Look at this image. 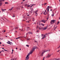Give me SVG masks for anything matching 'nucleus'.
I'll use <instances>...</instances> for the list:
<instances>
[{"instance_id": "19", "label": "nucleus", "mask_w": 60, "mask_h": 60, "mask_svg": "<svg viewBox=\"0 0 60 60\" xmlns=\"http://www.w3.org/2000/svg\"><path fill=\"white\" fill-rule=\"evenodd\" d=\"M30 6L29 5L28 6H27V7H30Z\"/></svg>"}, {"instance_id": "6", "label": "nucleus", "mask_w": 60, "mask_h": 60, "mask_svg": "<svg viewBox=\"0 0 60 60\" xmlns=\"http://www.w3.org/2000/svg\"><path fill=\"white\" fill-rule=\"evenodd\" d=\"M46 21H45L44 20H43L41 21L42 22H44V23H46Z\"/></svg>"}, {"instance_id": "47", "label": "nucleus", "mask_w": 60, "mask_h": 60, "mask_svg": "<svg viewBox=\"0 0 60 60\" xmlns=\"http://www.w3.org/2000/svg\"><path fill=\"white\" fill-rule=\"evenodd\" d=\"M35 42H37V41H36L35 40Z\"/></svg>"}, {"instance_id": "64", "label": "nucleus", "mask_w": 60, "mask_h": 60, "mask_svg": "<svg viewBox=\"0 0 60 60\" xmlns=\"http://www.w3.org/2000/svg\"><path fill=\"white\" fill-rule=\"evenodd\" d=\"M59 1L60 4V0H59Z\"/></svg>"}, {"instance_id": "17", "label": "nucleus", "mask_w": 60, "mask_h": 60, "mask_svg": "<svg viewBox=\"0 0 60 60\" xmlns=\"http://www.w3.org/2000/svg\"><path fill=\"white\" fill-rule=\"evenodd\" d=\"M2 12H3V11H4V10L3 9H2Z\"/></svg>"}, {"instance_id": "4", "label": "nucleus", "mask_w": 60, "mask_h": 60, "mask_svg": "<svg viewBox=\"0 0 60 60\" xmlns=\"http://www.w3.org/2000/svg\"><path fill=\"white\" fill-rule=\"evenodd\" d=\"M42 28L43 30H46V29H47V26L45 27Z\"/></svg>"}, {"instance_id": "49", "label": "nucleus", "mask_w": 60, "mask_h": 60, "mask_svg": "<svg viewBox=\"0 0 60 60\" xmlns=\"http://www.w3.org/2000/svg\"><path fill=\"white\" fill-rule=\"evenodd\" d=\"M12 51H13H13H14L12 49Z\"/></svg>"}, {"instance_id": "48", "label": "nucleus", "mask_w": 60, "mask_h": 60, "mask_svg": "<svg viewBox=\"0 0 60 60\" xmlns=\"http://www.w3.org/2000/svg\"><path fill=\"white\" fill-rule=\"evenodd\" d=\"M32 6H32H32H30V7H32Z\"/></svg>"}, {"instance_id": "54", "label": "nucleus", "mask_w": 60, "mask_h": 60, "mask_svg": "<svg viewBox=\"0 0 60 60\" xmlns=\"http://www.w3.org/2000/svg\"><path fill=\"white\" fill-rule=\"evenodd\" d=\"M16 49H18V48H16Z\"/></svg>"}, {"instance_id": "51", "label": "nucleus", "mask_w": 60, "mask_h": 60, "mask_svg": "<svg viewBox=\"0 0 60 60\" xmlns=\"http://www.w3.org/2000/svg\"><path fill=\"white\" fill-rule=\"evenodd\" d=\"M41 35H42L41 37H42V35H42V34H41Z\"/></svg>"}, {"instance_id": "36", "label": "nucleus", "mask_w": 60, "mask_h": 60, "mask_svg": "<svg viewBox=\"0 0 60 60\" xmlns=\"http://www.w3.org/2000/svg\"><path fill=\"white\" fill-rule=\"evenodd\" d=\"M19 38H20V37H18L17 38H18V39H19Z\"/></svg>"}, {"instance_id": "57", "label": "nucleus", "mask_w": 60, "mask_h": 60, "mask_svg": "<svg viewBox=\"0 0 60 60\" xmlns=\"http://www.w3.org/2000/svg\"><path fill=\"white\" fill-rule=\"evenodd\" d=\"M27 16H29V15H27Z\"/></svg>"}, {"instance_id": "32", "label": "nucleus", "mask_w": 60, "mask_h": 60, "mask_svg": "<svg viewBox=\"0 0 60 60\" xmlns=\"http://www.w3.org/2000/svg\"><path fill=\"white\" fill-rule=\"evenodd\" d=\"M52 8V7H49V8Z\"/></svg>"}, {"instance_id": "29", "label": "nucleus", "mask_w": 60, "mask_h": 60, "mask_svg": "<svg viewBox=\"0 0 60 60\" xmlns=\"http://www.w3.org/2000/svg\"><path fill=\"white\" fill-rule=\"evenodd\" d=\"M26 46H27V47H29V45H26Z\"/></svg>"}, {"instance_id": "10", "label": "nucleus", "mask_w": 60, "mask_h": 60, "mask_svg": "<svg viewBox=\"0 0 60 60\" xmlns=\"http://www.w3.org/2000/svg\"><path fill=\"white\" fill-rule=\"evenodd\" d=\"M2 2H0V6H1V5H2Z\"/></svg>"}, {"instance_id": "20", "label": "nucleus", "mask_w": 60, "mask_h": 60, "mask_svg": "<svg viewBox=\"0 0 60 60\" xmlns=\"http://www.w3.org/2000/svg\"><path fill=\"white\" fill-rule=\"evenodd\" d=\"M4 50L5 51H7V50H5V49H4Z\"/></svg>"}, {"instance_id": "18", "label": "nucleus", "mask_w": 60, "mask_h": 60, "mask_svg": "<svg viewBox=\"0 0 60 60\" xmlns=\"http://www.w3.org/2000/svg\"><path fill=\"white\" fill-rule=\"evenodd\" d=\"M43 14L44 15H46V14H45V12L44 11V13H43Z\"/></svg>"}, {"instance_id": "61", "label": "nucleus", "mask_w": 60, "mask_h": 60, "mask_svg": "<svg viewBox=\"0 0 60 60\" xmlns=\"http://www.w3.org/2000/svg\"><path fill=\"white\" fill-rule=\"evenodd\" d=\"M34 24H36V23L35 22Z\"/></svg>"}, {"instance_id": "9", "label": "nucleus", "mask_w": 60, "mask_h": 60, "mask_svg": "<svg viewBox=\"0 0 60 60\" xmlns=\"http://www.w3.org/2000/svg\"><path fill=\"white\" fill-rule=\"evenodd\" d=\"M55 20H51V22H52L53 23H55Z\"/></svg>"}, {"instance_id": "24", "label": "nucleus", "mask_w": 60, "mask_h": 60, "mask_svg": "<svg viewBox=\"0 0 60 60\" xmlns=\"http://www.w3.org/2000/svg\"><path fill=\"white\" fill-rule=\"evenodd\" d=\"M32 10H31V11H30V13H32Z\"/></svg>"}, {"instance_id": "25", "label": "nucleus", "mask_w": 60, "mask_h": 60, "mask_svg": "<svg viewBox=\"0 0 60 60\" xmlns=\"http://www.w3.org/2000/svg\"><path fill=\"white\" fill-rule=\"evenodd\" d=\"M59 23V21H58L57 22V24L58 25Z\"/></svg>"}, {"instance_id": "22", "label": "nucleus", "mask_w": 60, "mask_h": 60, "mask_svg": "<svg viewBox=\"0 0 60 60\" xmlns=\"http://www.w3.org/2000/svg\"><path fill=\"white\" fill-rule=\"evenodd\" d=\"M5 4H8V3L7 2H5Z\"/></svg>"}, {"instance_id": "28", "label": "nucleus", "mask_w": 60, "mask_h": 60, "mask_svg": "<svg viewBox=\"0 0 60 60\" xmlns=\"http://www.w3.org/2000/svg\"><path fill=\"white\" fill-rule=\"evenodd\" d=\"M18 29V27L15 28L14 29Z\"/></svg>"}, {"instance_id": "12", "label": "nucleus", "mask_w": 60, "mask_h": 60, "mask_svg": "<svg viewBox=\"0 0 60 60\" xmlns=\"http://www.w3.org/2000/svg\"><path fill=\"white\" fill-rule=\"evenodd\" d=\"M13 7H12L11 9H9V10H10V11H11V10H12V9H13Z\"/></svg>"}, {"instance_id": "13", "label": "nucleus", "mask_w": 60, "mask_h": 60, "mask_svg": "<svg viewBox=\"0 0 60 60\" xmlns=\"http://www.w3.org/2000/svg\"><path fill=\"white\" fill-rule=\"evenodd\" d=\"M28 33H29V34H32V33L31 32H29Z\"/></svg>"}, {"instance_id": "21", "label": "nucleus", "mask_w": 60, "mask_h": 60, "mask_svg": "<svg viewBox=\"0 0 60 60\" xmlns=\"http://www.w3.org/2000/svg\"><path fill=\"white\" fill-rule=\"evenodd\" d=\"M35 14H37V15H38V14L37 13V12H35Z\"/></svg>"}, {"instance_id": "56", "label": "nucleus", "mask_w": 60, "mask_h": 60, "mask_svg": "<svg viewBox=\"0 0 60 60\" xmlns=\"http://www.w3.org/2000/svg\"><path fill=\"white\" fill-rule=\"evenodd\" d=\"M4 10H5V11H6V9H4Z\"/></svg>"}, {"instance_id": "42", "label": "nucleus", "mask_w": 60, "mask_h": 60, "mask_svg": "<svg viewBox=\"0 0 60 60\" xmlns=\"http://www.w3.org/2000/svg\"><path fill=\"white\" fill-rule=\"evenodd\" d=\"M33 19L34 20H33V21H34V19Z\"/></svg>"}, {"instance_id": "35", "label": "nucleus", "mask_w": 60, "mask_h": 60, "mask_svg": "<svg viewBox=\"0 0 60 60\" xmlns=\"http://www.w3.org/2000/svg\"><path fill=\"white\" fill-rule=\"evenodd\" d=\"M2 2V0H0V2Z\"/></svg>"}, {"instance_id": "60", "label": "nucleus", "mask_w": 60, "mask_h": 60, "mask_svg": "<svg viewBox=\"0 0 60 60\" xmlns=\"http://www.w3.org/2000/svg\"><path fill=\"white\" fill-rule=\"evenodd\" d=\"M45 4H47V3H45Z\"/></svg>"}, {"instance_id": "30", "label": "nucleus", "mask_w": 60, "mask_h": 60, "mask_svg": "<svg viewBox=\"0 0 60 60\" xmlns=\"http://www.w3.org/2000/svg\"><path fill=\"white\" fill-rule=\"evenodd\" d=\"M17 58H16L15 59V60H17Z\"/></svg>"}, {"instance_id": "58", "label": "nucleus", "mask_w": 60, "mask_h": 60, "mask_svg": "<svg viewBox=\"0 0 60 60\" xmlns=\"http://www.w3.org/2000/svg\"><path fill=\"white\" fill-rule=\"evenodd\" d=\"M2 49H4V48H2Z\"/></svg>"}, {"instance_id": "31", "label": "nucleus", "mask_w": 60, "mask_h": 60, "mask_svg": "<svg viewBox=\"0 0 60 60\" xmlns=\"http://www.w3.org/2000/svg\"><path fill=\"white\" fill-rule=\"evenodd\" d=\"M44 58H45V57L43 58V60H44Z\"/></svg>"}, {"instance_id": "63", "label": "nucleus", "mask_w": 60, "mask_h": 60, "mask_svg": "<svg viewBox=\"0 0 60 60\" xmlns=\"http://www.w3.org/2000/svg\"><path fill=\"white\" fill-rule=\"evenodd\" d=\"M2 51H3V52H4V51L3 50Z\"/></svg>"}, {"instance_id": "33", "label": "nucleus", "mask_w": 60, "mask_h": 60, "mask_svg": "<svg viewBox=\"0 0 60 60\" xmlns=\"http://www.w3.org/2000/svg\"><path fill=\"white\" fill-rule=\"evenodd\" d=\"M27 40H30V38L27 39Z\"/></svg>"}, {"instance_id": "2", "label": "nucleus", "mask_w": 60, "mask_h": 60, "mask_svg": "<svg viewBox=\"0 0 60 60\" xmlns=\"http://www.w3.org/2000/svg\"><path fill=\"white\" fill-rule=\"evenodd\" d=\"M50 50H47V51H44V52H43L42 53V54L41 55V56H43V54H44V52H47V51H50Z\"/></svg>"}, {"instance_id": "7", "label": "nucleus", "mask_w": 60, "mask_h": 60, "mask_svg": "<svg viewBox=\"0 0 60 60\" xmlns=\"http://www.w3.org/2000/svg\"><path fill=\"white\" fill-rule=\"evenodd\" d=\"M8 42H7V43H8V44H10V45H11V44L10 43V42H10V41H8Z\"/></svg>"}, {"instance_id": "50", "label": "nucleus", "mask_w": 60, "mask_h": 60, "mask_svg": "<svg viewBox=\"0 0 60 60\" xmlns=\"http://www.w3.org/2000/svg\"><path fill=\"white\" fill-rule=\"evenodd\" d=\"M2 19L3 20H4V21H5V20H4V19Z\"/></svg>"}, {"instance_id": "1", "label": "nucleus", "mask_w": 60, "mask_h": 60, "mask_svg": "<svg viewBox=\"0 0 60 60\" xmlns=\"http://www.w3.org/2000/svg\"><path fill=\"white\" fill-rule=\"evenodd\" d=\"M37 48V47L35 46L34 47H33V48L30 51L29 53H28L26 57V60H28L29 57V56H30V54H31L33 53V52L34 51V49H36V48Z\"/></svg>"}, {"instance_id": "3", "label": "nucleus", "mask_w": 60, "mask_h": 60, "mask_svg": "<svg viewBox=\"0 0 60 60\" xmlns=\"http://www.w3.org/2000/svg\"><path fill=\"white\" fill-rule=\"evenodd\" d=\"M51 56V54L49 55V54H48L47 56L46 57L49 58V57L50 56Z\"/></svg>"}, {"instance_id": "11", "label": "nucleus", "mask_w": 60, "mask_h": 60, "mask_svg": "<svg viewBox=\"0 0 60 60\" xmlns=\"http://www.w3.org/2000/svg\"><path fill=\"white\" fill-rule=\"evenodd\" d=\"M52 13H53V14H52V16L53 17L54 16V14L53 12H52Z\"/></svg>"}, {"instance_id": "23", "label": "nucleus", "mask_w": 60, "mask_h": 60, "mask_svg": "<svg viewBox=\"0 0 60 60\" xmlns=\"http://www.w3.org/2000/svg\"><path fill=\"white\" fill-rule=\"evenodd\" d=\"M38 11V10L36 11H35V12H37V11Z\"/></svg>"}, {"instance_id": "39", "label": "nucleus", "mask_w": 60, "mask_h": 60, "mask_svg": "<svg viewBox=\"0 0 60 60\" xmlns=\"http://www.w3.org/2000/svg\"><path fill=\"white\" fill-rule=\"evenodd\" d=\"M40 21H39V22H38V23H39V24H40Z\"/></svg>"}, {"instance_id": "14", "label": "nucleus", "mask_w": 60, "mask_h": 60, "mask_svg": "<svg viewBox=\"0 0 60 60\" xmlns=\"http://www.w3.org/2000/svg\"><path fill=\"white\" fill-rule=\"evenodd\" d=\"M38 28H39V29L40 30H41V29H42V28H41L40 27H39Z\"/></svg>"}, {"instance_id": "46", "label": "nucleus", "mask_w": 60, "mask_h": 60, "mask_svg": "<svg viewBox=\"0 0 60 60\" xmlns=\"http://www.w3.org/2000/svg\"><path fill=\"white\" fill-rule=\"evenodd\" d=\"M52 11V9H51L50 10V11Z\"/></svg>"}, {"instance_id": "44", "label": "nucleus", "mask_w": 60, "mask_h": 60, "mask_svg": "<svg viewBox=\"0 0 60 60\" xmlns=\"http://www.w3.org/2000/svg\"><path fill=\"white\" fill-rule=\"evenodd\" d=\"M59 51H60V50H59L58 51H57V52H59Z\"/></svg>"}, {"instance_id": "27", "label": "nucleus", "mask_w": 60, "mask_h": 60, "mask_svg": "<svg viewBox=\"0 0 60 60\" xmlns=\"http://www.w3.org/2000/svg\"><path fill=\"white\" fill-rule=\"evenodd\" d=\"M58 59H58H59H59H55V60H56V59Z\"/></svg>"}, {"instance_id": "38", "label": "nucleus", "mask_w": 60, "mask_h": 60, "mask_svg": "<svg viewBox=\"0 0 60 60\" xmlns=\"http://www.w3.org/2000/svg\"><path fill=\"white\" fill-rule=\"evenodd\" d=\"M11 43V44H13L12 43V42H11L10 43Z\"/></svg>"}, {"instance_id": "15", "label": "nucleus", "mask_w": 60, "mask_h": 60, "mask_svg": "<svg viewBox=\"0 0 60 60\" xmlns=\"http://www.w3.org/2000/svg\"><path fill=\"white\" fill-rule=\"evenodd\" d=\"M41 25H42L43 26H44V25L43 24H41Z\"/></svg>"}, {"instance_id": "41", "label": "nucleus", "mask_w": 60, "mask_h": 60, "mask_svg": "<svg viewBox=\"0 0 60 60\" xmlns=\"http://www.w3.org/2000/svg\"><path fill=\"white\" fill-rule=\"evenodd\" d=\"M13 17H15V16L14 15L13 16H12Z\"/></svg>"}, {"instance_id": "26", "label": "nucleus", "mask_w": 60, "mask_h": 60, "mask_svg": "<svg viewBox=\"0 0 60 60\" xmlns=\"http://www.w3.org/2000/svg\"><path fill=\"white\" fill-rule=\"evenodd\" d=\"M36 5V4H32V6H33V5Z\"/></svg>"}, {"instance_id": "52", "label": "nucleus", "mask_w": 60, "mask_h": 60, "mask_svg": "<svg viewBox=\"0 0 60 60\" xmlns=\"http://www.w3.org/2000/svg\"><path fill=\"white\" fill-rule=\"evenodd\" d=\"M0 44H1V43H1V42H0Z\"/></svg>"}, {"instance_id": "55", "label": "nucleus", "mask_w": 60, "mask_h": 60, "mask_svg": "<svg viewBox=\"0 0 60 60\" xmlns=\"http://www.w3.org/2000/svg\"><path fill=\"white\" fill-rule=\"evenodd\" d=\"M27 28H29V27H27Z\"/></svg>"}, {"instance_id": "43", "label": "nucleus", "mask_w": 60, "mask_h": 60, "mask_svg": "<svg viewBox=\"0 0 60 60\" xmlns=\"http://www.w3.org/2000/svg\"><path fill=\"white\" fill-rule=\"evenodd\" d=\"M13 53V51H12V53H11V54H12Z\"/></svg>"}, {"instance_id": "59", "label": "nucleus", "mask_w": 60, "mask_h": 60, "mask_svg": "<svg viewBox=\"0 0 60 60\" xmlns=\"http://www.w3.org/2000/svg\"><path fill=\"white\" fill-rule=\"evenodd\" d=\"M59 19H60V17H59Z\"/></svg>"}, {"instance_id": "5", "label": "nucleus", "mask_w": 60, "mask_h": 60, "mask_svg": "<svg viewBox=\"0 0 60 60\" xmlns=\"http://www.w3.org/2000/svg\"><path fill=\"white\" fill-rule=\"evenodd\" d=\"M46 37V36L45 35H44L43 36L42 38V39H43L44 38H45Z\"/></svg>"}, {"instance_id": "34", "label": "nucleus", "mask_w": 60, "mask_h": 60, "mask_svg": "<svg viewBox=\"0 0 60 60\" xmlns=\"http://www.w3.org/2000/svg\"><path fill=\"white\" fill-rule=\"evenodd\" d=\"M2 2H4V0H2Z\"/></svg>"}, {"instance_id": "53", "label": "nucleus", "mask_w": 60, "mask_h": 60, "mask_svg": "<svg viewBox=\"0 0 60 60\" xmlns=\"http://www.w3.org/2000/svg\"><path fill=\"white\" fill-rule=\"evenodd\" d=\"M21 40V41H23V40Z\"/></svg>"}, {"instance_id": "8", "label": "nucleus", "mask_w": 60, "mask_h": 60, "mask_svg": "<svg viewBox=\"0 0 60 60\" xmlns=\"http://www.w3.org/2000/svg\"><path fill=\"white\" fill-rule=\"evenodd\" d=\"M49 6H48L47 7V8H46V9H48L47 11L48 12H49Z\"/></svg>"}, {"instance_id": "16", "label": "nucleus", "mask_w": 60, "mask_h": 60, "mask_svg": "<svg viewBox=\"0 0 60 60\" xmlns=\"http://www.w3.org/2000/svg\"><path fill=\"white\" fill-rule=\"evenodd\" d=\"M57 26H56L54 28V30H56V28H57Z\"/></svg>"}, {"instance_id": "45", "label": "nucleus", "mask_w": 60, "mask_h": 60, "mask_svg": "<svg viewBox=\"0 0 60 60\" xmlns=\"http://www.w3.org/2000/svg\"><path fill=\"white\" fill-rule=\"evenodd\" d=\"M25 0H23L22 1V2H23L24 1H25Z\"/></svg>"}, {"instance_id": "37", "label": "nucleus", "mask_w": 60, "mask_h": 60, "mask_svg": "<svg viewBox=\"0 0 60 60\" xmlns=\"http://www.w3.org/2000/svg\"><path fill=\"white\" fill-rule=\"evenodd\" d=\"M38 26H37V27L36 28L37 29V28H38Z\"/></svg>"}, {"instance_id": "40", "label": "nucleus", "mask_w": 60, "mask_h": 60, "mask_svg": "<svg viewBox=\"0 0 60 60\" xmlns=\"http://www.w3.org/2000/svg\"><path fill=\"white\" fill-rule=\"evenodd\" d=\"M3 32H5V30H4L3 31Z\"/></svg>"}, {"instance_id": "62", "label": "nucleus", "mask_w": 60, "mask_h": 60, "mask_svg": "<svg viewBox=\"0 0 60 60\" xmlns=\"http://www.w3.org/2000/svg\"><path fill=\"white\" fill-rule=\"evenodd\" d=\"M45 12H46V10H45Z\"/></svg>"}]
</instances>
